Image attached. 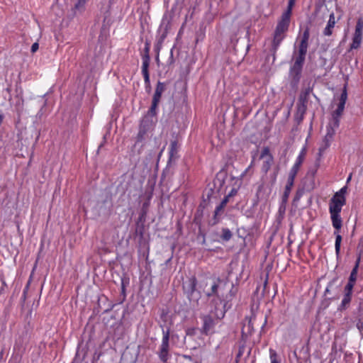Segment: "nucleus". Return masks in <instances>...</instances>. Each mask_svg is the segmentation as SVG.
Masks as SVG:
<instances>
[{"label": "nucleus", "instance_id": "1", "mask_svg": "<svg viewBox=\"0 0 363 363\" xmlns=\"http://www.w3.org/2000/svg\"><path fill=\"white\" fill-rule=\"evenodd\" d=\"M309 37V29L307 28L303 33L298 51L294 52L291 65L303 67L308 47Z\"/></svg>", "mask_w": 363, "mask_h": 363}, {"label": "nucleus", "instance_id": "2", "mask_svg": "<svg viewBox=\"0 0 363 363\" xmlns=\"http://www.w3.org/2000/svg\"><path fill=\"white\" fill-rule=\"evenodd\" d=\"M289 21L281 19L277 25L271 48L269 49V52L272 55L273 61L276 59V53L281 41L285 38V33L289 29Z\"/></svg>", "mask_w": 363, "mask_h": 363}, {"label": "nucleus", "instance_id": "3", "mask_svg": "<svg viewBox=\"0 0 363 363\" xmlns=\"http://www.w3.org/2000/svg\"><path fill=\"white\" fill-rule=\"evenodd\" d=\"M238 292V288L235 286L228 277H218V294L216 298L231 301Z\"/></svg>", "mask_w": 363, "mask_h": 363}, {"label": "nucleus", "instance_id": "4", "mask_svg": "<svg viewBox=\"0 0 363 363\" xmlns=\"http://www.w3.org/2000/svg\"><path fill=\"white\" fill-rule=\"evenodd\" d=\"M347 186H345L336 192L330 199L329 203V212L330 215L340 216L342 206L346 203L345 194Z\"/></svg>", "mask_w": 363, "mask_h": 363}, {"label": "nucleus", "instance_id": "5", "mask_svg": "<svg viewBox=\"0 0 363 363\" xmlns=\"http://www.w3.org/2000/svg\"><path fill=\"white\" fill-rule=\"evenodd\" d=\"M197 279L196 277L193 276L183 284V291L186 294L187 298L191 303H198L200 298L201 293L196 290Z\"/></svg>", "mask_w": 363, "mask_h": 363}, {"label": "nucleus", "instance_id": "6", "mask_svg": "<svg viewBox=\"0 0 363 363\" xmlns=\"http://www.w3.org/2000/svg\"><path fill=\"white\" fill-rule=\"evenodd\" d=\"M228 302L225 299L213 298L210 302L211 310L209 314L215 316L216 320L222 319L225 316V306Z\"/></svg>", "mask_w": 363, "mask_h": 363}, {"label": "nucleus", "instance_id": "7", "mask_svg": "<svg viewBox=\"0 0 363 363\" xmlns=\"http://www.w3.org/2000/svg\"><path fill=\"white\" fill-rule=\"evenodd\" d=\"M332 225L335 228L334 235H335V249L337 257H340L342 235L340 234L342 226V220L340 216L330 215Z\"/></svg>", "mask_w": 363, "mask_h": 363}, {"label": "nucleus", "instance_id": "8", "mask_svg": "<svg viewBox=\"0 0 363 363\" xmlns=\"http://www.w3.org/2000/svg\"><path fill=\"white\" fill-rule=\"evenodd\" d=\"M227 175V172L224 169H221L216 174V177L213 179V188L211 187L207 194L208 199H209L213 194H219L221 191L222 188L225 184Z\"/></svg>", "mask_w": 363, "mask_h": 363}, {"label": "nucleus", "instance_id": "9", "mask_svg": "<svg viewBox=\"0 0 363 363\" xmlns=\"http://www.w3.org/2000/svg\"><path fill=\"white\" fill-rule=\"evenodd\" d=\"M303 68L291 65L289 71V79L291 89L297 90L298 84L302 77Z\"/></svg>", "mask_w": 363, "mask_h": 363}, {"label": "nucleus", "instance_id": "10", "mask_svg": "<svg viewBox=\"0 0 363 363\" xmlns=\"http://www.w3.org/2000/svg\"><path fill=\"white\" fill-rule=\"evenodd\" d=\"M363 30V19L358 18L355 26V31L352 38V43L350 45L351 49H357L362 43Z\"/></svg>", "mask_w": 363, "mask_h": 363}, {"label": "nucleus", "instance_id": "11", "mask_svg": "<svg viewBox=\"0 0 363 363\" xmlns=\"http://www.w3.org/2000/svg\"><path fill=\"white\" fill-rule=\"evenodd\" d=\"M201 318L203 320V326L201 329V332L202 334L207 335L213 331L218 320H216L215 316L209 313L202 316Z\"/></svg>", "mask_w": 363, "mask_h": 363}, {"label": "nucleus", "instance_id": "12", "mask_svg": "<svg viewBox=\"0 0 363 363\" xmlns=\"http://www.w3.org/2000/svg\"><path fill=\"white\" fill-rule=\"evenodd\" d=\"M160 320L159 321L160 327L162 329V333H164V331L169 329V331L171 330V326L172 325V320L169 315V311L167 308H161L160 310Z\"/></svg>", "mask_w": 363, "mask_h": 363}, {"label": "nucleus", "instance_id": "13", "mask_svg": "<svg viewBox=\"0 0 363 363\" xmlns=\"http://www.w3.org/2000/svg\"><path fill=\"white\" fill-rule=\"evenodd\" d=\"M347 99V92L346 86H345L342 89L341 94H340L337 108L333 113H335L337 116H342L343 111L345 109V105Z\"/></svg>", "mask_w": 363, "mask_h": 363}, {"label": "nucleus", "instance_id": "14", "mask_svg": "<svg viewBox=\"0 0 363 363\" xmlns=\"http://www.w3.org/2000/svg\"><path fill=\"white\" fill-rule=\"evenodd\" d=\"M170 25V18H169L167 14H164L162 19V23L160 26V29L164 28V31L162 34L160 35L157 41H159V44H162L164 40L167 37V34L168 32V29Z\"/></svg>", "mask_w": 363, "mask_h": 363}, {"label": "nucleus", "instance_id": "15", "mask_svg": "<svg viewBox=\"0 0 363 363\" xmlns=\"http://www.w3.org/2000/svg\"><path fill=\"white\" fill-rule=\"evenodd\" d=\"M156 121L157 120L155 117L146 114L141 119L139 127L149 130L154 125Z\"/></svg>", "mask_w": 363, "mask_h": 363}, {"label": "nucleus", "instance_id": "16", "mask_svg": "<svg viewBox=\"0 0 363 363\" xmlns=\"http://www.w3.org/2000/svg\"><path fill=\"white\" fill-rule=\"evenodd\" d=\"M335 24V14L334 13H331L329 16V20L326 27L323 30V35L326 36H330L333 33V28H334Z\"/></svg>", "mask_w": 363, "mask_h": 363}, {"label": "nucleus", "instance_id": "17", "mask_svg": "<svg viewBox=\"0 0 363 363\" xmlns=\"http://www.w3.org/2000/svg\"><path fill=\"white\" fill-rule=\"evenodd\" d=\"M338 278H333L328 284V286L325 289L324 295L327 296L328 295H330L332 291H337L340 284H337Z\"/></svg>", "mask_w": 363, "mask_h": 363}, {"label": "nucleus", "instance_id": "18", "mask_svg": "<svg viewBox=\"0 0 363 363\" xmlns=\"http://www.w3.org/2000/svg\"><path fill=\"white\" fill-rule=\"evenodd\" d=\"M150 41L146 40L145 48H144V54L143 55V65H150Z\"/></svg>", "mask_w": 363, "mask_h": 363}, {"label": "nucleus", "instance_id": "19", "mask_svg": "<svg viewBox=\"0 0 363 363\" xmlns=\"http://www.w3.org/2000/svg\"><path fill=\"white\" fill-rule=\"evenodd\" d=\"M129 278L126 277H121V296H122L121 300L120 301L119 303H122L123 301H125L126 298V286L129 284Z\"/></svg>", "mask_w": 363, "mask_h": 363}, {"label": "nucleus", "instance_id": "20", "mask_svg": "<svg viewBox=\"0 0 363 363\" xmlns=\"http://www.w3.org/2000/svg\"><path fill=\"white\" fill-rule=\"evenodd\" d=\"M294 4L295 0H289L287 9L282 13L281 19L286 20L290 22L292 8L294 6Z\"/></svg>", "mask_w": 363, "mask_h": 363}, {"label": "nucleus", "instance_id": "21", "mask_svg": "<svg viewBox=\"0 0 363 363\" xmlns=\"http://www.w3.org/2000/svg\"><path fill=\"white\" fill-rule=\"evenodd\" d=\"M223 212H224V208L222 207L221 206L218 205L216 208L215 211H214V215H213V217L212 219V221H213L211 223L212 225H216L220 221V216L223 214Z\"/></svg>", "mask_w": 363, "mask_h": 363}, {"label": "nucleus", "instance_id": "22", "mask_svg": "<svg viewBox=\"0 0 363 363\" xmlns=\"http://www.w3.org/2000/svg\"><path fill=\"white\" fill-rule=\"evenodd\" d=\"M217 294H218V278H216L213 280L210 290H208L206 292V296L208 298H210L212 296L217 297Z\"/></svg>", "mask_w": 363, "mask_h": 363}, {"label": "nucleus", "instance_id": "23", "mask_svg": "<svg viewBox=\"0 0 363 363\" xmlns=\"http://www.w3.org/2000/svg\"><path fill=\"white\" fill-rule=\"evenodd\" d=\"M144 233L145 222H140L139 220H137L135 224V235L139 236L140 240H143L144 238Z\"/></svg>", "mask_w": 363, "mask_h": 363}, {"label": "nucleus", "instance_id": "24", "mask_svg": "<svg viewBox=\"0 0 363 363\" xmlns=\"http://www.w3.org/2000/svg\"><path fill=\"white\" fill-rule=\"evenodd\" d=\"M318 167H319V162L317 161L315 163V168L309 169L307 173V177L311 178V185H310V186H308V188L309 189H314V186H315L314 177L317 172V169H318Z\"/></svg>", "mask_w": 363, "mask_h": 363}, {"label": "nucleus", "instance_id": "25", "mask_svg": "<svg viewBox=\"0 0 363 363\" xmlns=\"http://www.w3.org/2000/svg\"><path fill=\"white\" fill-rule=\"evenodd\" d=\"M169 336L170 333L169 330L167 329L165 331H164V333H162V345L160 346L161 350H168L169 348Z\"/></svg>", "mask_w": 363, "mask_h": 363}, {"label": "nucleus", "instance_id": "26", "mask_svg": "<svg viewBox=\"0 0 363 363\" xmlns=\"http://www.w3.org/2000/svg\"><path fill=\"white\" fill-rule=\"evenodd\" d=\"M177 142L176 140L171 141L170 143V150H169V162L173 160L177 157V152H178V146H177Z\"/></svg>", "mask_w": 363, "mask_h": 363}, {"label": "nucleus", "instance_id": "27", "mask_svg": "<svg viewBox=\"0 0 363 363\" xmlns=\"http://www.w3.org/2000/svg\"><path fill=\"white\" fill-rule=\"evenodd\" d=\"M305 156H306V149L303 148L302 150L301 151L300 154L298 155L295 164L292 167V169L298 171L301 165L302 164V163L304 160Z\"/></svg>", "mask_w": 363, "mask_h": 363}, {"label": "nucleus", "instance_id": "28", "mask_svg": "<svg viewBox=\"0 0 363 363\" xmlns=\"http://www.w3.org/2000/svg\"><path fill=\"white\" fill-rule=\"evenodd\" d=\"M359 262H360V258L359 257L357 259L355 265L354 266V267L350 273L349 280H348V281H350V282H354V283L356 282Z\"/></svg>", "mask_w": 363, "mask_h": 363}, {"label": "nucleus", "instance_id": "29", "mask_svg": "<svg viewBox=\"0 0 363 363\" xmlns=\"http://www.w3.org/2000/svg\"><path fill=\"white\" fill-rule=\"evenodd\" d=\"M148 206V202L145 201L143 203L139 217L138 218V220H139L140 222H145Z\"/></svg>", "mask_w": 363, "mask_h": 363}, {"label": "nucleus", "instance_id": "30", "mask_svg": "<svg viewBox=\"0 0 363 363\" xmlns=\"http://www.w3.org/2000/svg\"><path fill=\"white\" fill-rule=\"evenodd\" d=\"M178 363H199L196 357L188 356V355H182L178 359Z\"/></svg>", "mask_w": 363, "mask_h": 363}, {"label": "nucleus", "instance_id": "31", "mask_svg": "<svg viewBox=\"0 0 363 363\" xmlns=\"http://www.w3.org/2000/svg\"><path fill=\"white\" fill-rule=\"evenodd\" d=\"M312 90L313 89L311 87L306 88L304 91H303L301 93L298 101L308 103V96L310 93L312 91Z\"/></svg>", "mask_w": 363, "mask_h": 363}, {"label": "nucleus", "instance_id": "32", "mask_svg": "<svg viewBox=\"0 0 363 363\" xmlns=\"http://www.w3.org/2000/svg\"><path fill=\"white\" fill-rule=\"evenodd\" d=\"M232 237L233 233L228 228H223L221 229L220 238L223 241L228 242L232 238Z\"/></svg>", "mask_w": 363, "mask_h": 363}, {"label": "nucleus", "instance_id": "33", "mask_svg": "<svg viewBox=\"0 0 363 363\" xmlns=\"http://www.w3.org/2000/svg\"><path fill=\"white\" fill-rule=\"evenodd\" d=\"M351 297H352V295L345 293L344 297L341 302V304L338 308L340 311H343V310L346 309V308L347 307V306L350 304V303L351 301Z\"/></svg>", "mask_w": 363, "mask_h": 363}, {"label": "nucleus", "instance_id": "34", "mask_svg": "<svg viewBox=\"0 0 363 363\" xmlns=\"http://www.w3.org/2000/svg\"><path fill=\"white\" fill-rule=\"evenodd\" d=\"M149 65H143L142 73L144 77L145 84L146 86H150V74L148 71Z\"/></svg>", "mask_w": 363, "mask_h": 363}, {"label": "nucleus", "instance_id": "35", "mask_svg": "<svg viewBox=\"0 0 363 363\" xmlns=\"http://www.w3.org/2000/svg\"><path fill=\"white\" fill-rule=\"evenodd\" d=\"M272 162H273V157H272V155H269V157H267V160L264 161L262 164V172H264V173H267L269 170Z\"/></svg>", "mask_w": 363, "mask_h": 363}, {"label": "nucleus", "instance_id": "36", "mask_svg": "<svg viewBox=\"0 0 363 363\" xmlns=\"http://www.w3.org/2000/svg\"><path fill=\"white\" fill-rule=\"evenodd\" d=\"M293 186L294 185H292L291 184H286L284 191V194L281 197V199L284 200V202L288 201V199H289V195H290V193H291Z\"/></svg>", "mask_w": 363, "mask_h": 363}, {"label": "nucleus", "instance_id": "37", "mask_svg": "<svg viewBox=\"0 0 363 363\" xmlns=\"http://www.w3.org/2000/svg\"><path fill=\"white\" fill-rule=\"evenodd\" d=\"M160 102L152 101L151 106L150 107L147 114L156 118L157 116V108Z\"/></svg>", "mask_w": 363, "mask_h": 363}, {"label": "nucleus", "instance_id": "38", "mask_svg": "<svg viewBox=\"0 0 363 363\" xmlns=\"http://www.w3.org/2000/svg\"><path fill=\"white\" fill-rule=\"evenodd\" d=\"M307 103L300 102L298 101L297 103V111L298 114L304 115L306 113V109H307Z\"/></svg>", "mask_w": 363, "mask_h": 363}, {"label": "nucleus", "instance_id": "39", "mask_svg": "<svg viewBox=\"0 0 363 363\" xmlns=\"http://www.w3.org/2000/svg\"><path fill=\"white\" fill-rule=\"evenodd\" d=\"M148 130L139 127V131L136 137V142H142L145 139V136Z\"/></svg>", "mask_w": 363, "mask_h": 363}, {"label": "nucleus", "instance_id": "40", "mask_svg": "<svg viewBox=\"0 0 363 363\" xmlns=\"http://www.w3.org/2000/svg\"><path fill=\"white\" fill-rule=\"evenodd\" d=\"M298 172V171H297L296 169H294L292 168L291 169L289 176H288L286 184H291L294 185V179H295V177H296Z\"/></svg>", "mask_w": 363, "mask_h": 363}, {"label": "nucleus", "instance_id": "41", "mask_svg": "<svg viewBox=\"0 0 363 363\" xmlns=\"http://www.w3.org/2000/svg\"><path fill=\"white\" fill-rule=\"evenodd\" d=\"M333 116V122L330 124L328 128H333V130L337 128L340 125V118L341 116H337L335 113L332 114Z\"/></svg>", "mask_w": 363, "mask_h": 363}, {"label": "nucleus", "instance_id": "42", "mask_svg": "<svg viewBox=\"0 0 363 363\" xmlns=\"http://www.w3.org/2000/svg\"><path fill=\"white\" fill-rule=\"evenodd\" d=\"M159 357L162 362H167L169 358V350L160 349Z\"/></svg>", "mask_w": 363, "mask_h": 363}, {"label": "nucleus", "instance_id": "43", "mask_svg": "<svg viewBox=\"0 0 363 363\" xmlns=\"http://www.w3.org/2000/svg\"><path fill=\"white\" fill-rule=\"evenodd\" d=\"M334 135H335V130H333V128L328 127V133H327L326 135L325 136L323 143L328 142L330 144V141L332 140Z\"/></svg>", "mask_w": 363, "mask_h": 363}, {"label": "nucleus", "instance_id": "44", "mask_svg": "<svg viewBox=\"0 0 363 363\" xmlns=\"http://www.w3.org/2000/svg\"><path fill=\"white\" fill-rule=\"evenodd\" d=\"M354 284V282H350V281H348L347 285L345 287V293L352 295Z\"/></svg>", "mask_w": 363, "mask_h": 363}, {"label": "nucleus", "instance_id": "45", "mask_svg": "<svg viewBox=\"0 0 363 363\" xmlns=\"http://www.w3.org/2000/svg\"><path fill=\"white\" fill-rule=\"evenodd\" d=\"M303 189H298L293 199V203H294L296 202H298L300 200L301 197L303 196Z\"/></svg>", "mask_w": 363, "mask_h": 363}, {"label": "nucleus", "instance_id": "46", "mask_svg": "<svg viewBox=\"0 0 363 363\" xmlns=\"http://www.w3.org/2000/svg\"><path fill=\"white\" fill-rule=\"evenodd\" d=\"M165 90V84L161 82H158L156 86L155 91L157 92L163 93Z\"/></svg>", "mask_w": 363, "mask_h": 363}, {"label": "nucleus", "instance_id": "47", "mask_svg": "<svg viewBox=\"0 0 363 363\" xmlns=\"http://www.w3.org/2000/svg\"><path fill=\"white\" fill-rule=\"evenodd\" d=\"M87 0H78L77 3L74 5V9L77 10L82 9Z\"/></svg>", "mask_w": 363, "mask_h": 363}, {"label": "nucleus", "instance_id": "48", "mask_svg": "<svg viewBox=\"0 0 363 363\" xmlns=\"http://www.w3.org/2000/svg\"><path fill=\"white\" fill-rule=\"evenodd\" d=\"M269 155H272L270 154L269 148L268 147H265L263 148L262 153L260 155V159L264 158V157L267 156L269 157Z\"/></svg>", "mask_w": 363, "mask_h": 363}, {"label": "nucleus", "instance_id": "49", "mask_svg": "<svg viewBox=\"0 0 363 363\" xmlns=\"http://www.w3.org/2000/svg\"><path fill=\"white\" fill-rule=\"evenodd\" d=\"M270 358H271V363H279V362L277 359L276 352L272 350H270Z\"/></svg>", "mask_w": 363, "mask_h": 363}, {"label": "nucleus", "instance_id": "50", "mask_svg": "<svg viewBox=\"0 0 363 363\" xmlns=\"http://www.w3.org/2000/svg\"><path fill=\"white\" fill-rule=\"evenodd\" d=\"M197 329L195 328H190L186 330V334L188 336L193 337L196 334Z\"/></svg>", "mask_w": 363, "mask_h": 363}, {"label": "nucleus", "instance_id": "51", "mask_svg": "<svg viewBox=\"0 0 363 363\" xmlns=\"http://www.w3.org/2000/svg\"><path fill=\"white\" fill-rule=\"evenodd\" d=\"M286 203L287 202H284V200L281 199V203L279 208V213L280 214H284L285 213Z\"/></svg>", "mask_w": 363, "mask_h": 363}, {"label": "nucleus", "instance_id": "52", "mask_svg": "<svg viewBox=\"0 0 363 363\" xmlns=\"http://www.w3.org/2000/svg\"><path fill=\"white\" fill-rule=\"evenodd\" d=\"M162 93L160 92H157V91H155V94L153 95V97H152V101H157V102H160V99H161V96H162Z\"/></svg>", "mask_w": 363, "mask_h": 363}, {"label": "nucleus", "instance_id": "53", "mask_svg": "<svg viewBox=\"0 0 363 363\" xmlns=\"http://www.w3.org/2000/svg\"><path fill=\"white\" fill-rule=\"evenodd\" d=\"M328 147H329V143L328 142L324 143V145H323L321 147H320L319 153H318L319 157L321 156L322 152H323Z\"/></svg>", "mask_w": 363, "mask_h": 363}, {"label": "nucleus", "instance_id": "54", "mask_svg": "<svg viewBox=\"0 0 363 363\" xmlns=\"http://www.w3.org/2000/svg\"><path fill=\"white\" fill-rule=\"evenodd\" d=\"M162 44H159V41L157 42V44L155 46V51L157 52L156 60H159V52L161 48Z\"/></svg>", "mask_w": 363, "mask_h": 363}, {"label": "nucleus", "instance_id": "55", "mask_svg": "<svg viewBox=\"0 0 363 363\" xmlns=\"http://www.w3.org/2000/svg\"><path fill=\"white\" fill-rule=\"evenodd\" d=\"M229 199L230 197H228V196L226 195L219 205L225 208L226 204L229 202Z\"/></svg>", "mask_w": 363, "mask_h": 363}, {"label": "nucleus", "instance_id": "56", "mask_svg": "<svg viewBox=\"0 0 363 363\" xmlns=\"http://www.w3.org/2000/svg\"><path fill=\"white\" fill-rule=\"evenodd\" d=\"M303 117H304V115H301V114L298 115V113H296L295 120L296 121L298 124H300L302 122V121L303 120Z\"/></svg>", "mask_w": 363, "mask_h": 363}, {"label": "nucleus", "instance_id": "57", "mask_svg": "<svg viewBox=\"0 0 363 363\" xmlns=\"http://www.w3.org/2000/svg\"><path fill=\"white\" fill-rule=\"evenodd\" d=\"M38 48H39L38 43H34L32 45L31 48H30L31 52H33V53L35 52L38 50Z\"/></svg>", "mask_w": 363, "mask_h": 363}, {"label": "nucleus", "instance_id": "58", "mask_svg": "<svg viewBox=\"0 0 363 363\" xmlns=\"http://www.w3.org/2000/svg\"><path fill=\"white\" fill-rule=\"evenodd\" d=\"M238 192V190L235 188L232 189L231 191L229 192V194L227 195L228 197H232L235 196Z\"/></svg>", "mask_w": 363, "mask_h": 363}, {"label": "nucleus", "instance_id": "59", "mask_svg": "<svg viewBox=\"0 0 363 363\" xmlns=\"http://www.w3.org/2000/svg\"><path fill=\"white\" fill-rule=\"evenodd\" d=\"M357 327L360 331L363 329V322L361 320L357 322Z\"/></svg>", "mask_w": 363, "mask_h": 363}, {"label": "nucleus", "instance_id": "60", "mask_svg": "<svg viewBox=\"0 0 363 363\" xmlns=\"http://www.w3.org/2000/svg\"><path fill=\"white\" fill-rule=\"evenodd\" d=\"M252 318H250L249 320H248V324H247V327H248V332H251V330L253 329V325H252Z\"/></svg>", "mask_w": 363, "mask_h": 363}, {"label": "nucleus", "instance_id": "61", "mask_svg": "<svg viewBox=\"0 0 363 363\" xmlns=\"http://www.w3.org/2000/svg\"><path fill=\"white\" fill-rule=\"evenodd\" d=\"M113 306H114V304H112V303L109 304V306L106 309L104 310V313H108V312L111 311L113 309Z\"/></svg>", "mask_w": 363, "mask_h": 363}, {"label": "nucleus", "instance_id": "62", "mask_svg": "<svg viewBox=\"0 0 363 363\" xmlns=\"http://www.w3.org/2000/svg\"><path fill=\"white\" fill-rule=\"evenodd\" d=\"M146 89H147V91L150 92L151 90V86L150 85V86H146Z\"/></svg>", "mask_w": 363, "mask_h": 363}, {"label": "nucleus", "instance_id": "63", "mask_svg": "<svg viewBox=\"0 0 363 363\" xmlns=\"http://www.w3.org/2000/svg\"><path fill=\"white\" fill-rule=\"evenodd\" d=\"M202 235H203V242H202V243L205 244V242H206L205 235L203 234Z\"/></svg>", "mask_w": 363, "mask_h": 363}, {"label": "nucleus", "instance_id": "64", "mask_svg": "<svg viewBox=\"0 0 363 363\" xmlns=\"http://www.w3.org/2000/svg\"><path fill=\"white\" fill-rule=\"evenodd\" d=\"M104 142H103L102 143L100 144V145L99 146V148H98V151L99 150L100 148L102 147V146L104 145Z\"/></svg>", "mask_w": 363, "mask_h": 363}]
</instances>
